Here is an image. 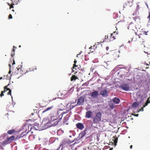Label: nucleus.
Masks as SVG:
<instances>
[{
	"label": "nucleus",
	"instance_id": "1",
	"mask_svg": "<svg viewBox=\"0 0 150 150\" xmlns=\"http://www.w3.org/2000/svg\"><path fill=\"white\" fill-rule=\"evenodd\" d=\"M59 119H57V117L53 116L51 118L50 122L45 123V120L42 121V122L44 123L45 127H48L49 126H55L58 124L59 122Z\"/></svg>",
	"mask_w": 150,
	"mask_h": 150
},
{
	"label": "nucleus",
	"instance_id": "2",
	"mask_svg": "<svg viewBox=\"0 0 150 150\" xmlns=\"http://www.w3.org/2000/svg\"><path fill=\"white\" fill-rule=\"evenodd\" d=\"M120 102V100L118 98L115 97L108 102V105L112 109L114 108L115 104H117Z\"/></svg>",
	"mask_w": 150,
	"mask_h": 150
},
{
	"label": "nucleus",
	"instance_id": "3",
	"mask_svg": "<svg viewBox=\"0 0 150 150\" xmlns=\"http://www.w3.org/2000/svg\"><path fill=\"white\" fill-rule=\"evenodd\" d=\"M115 33L116 34H117V31H115L113 33L110 34L109 35H105L104 38V40L105 41L107 42H110L115 39H116V36L114 35V34Z\"/></svg>",
	"mask_w": 150,
	"mask_h": 150
},
{
	"label": "nucleus",
	"instance_id": "4",
	"mask_svg": "<svg viewBox=\"0 0 150 150\" xmlns=\"http://www.w3.org/2000/svg\"><path fill=\"white\" fill-rule=\"evenodd\" d=\"M102 113L100 112H97L93 119V123L97 124L99 123L101 120Z\"/></svg>",
	"mask_w": 150,
	"mask_h": 150
},
{
	"label": "nucleus",
	"instance_id": "5",
	"mask_svg": "<svg viewBox=\"0 0 150 150\" xmlns=\"http://www.w3.org/2000/svg\"><path fill=\"white\" fill-rule=\"evenodd\" d=\"M8 85V84L5 86L4 88V90L3 91H1V93L0 95V96L1 97H2V96H4V93L6 91H7L8 90L9 91L7 93V94L8 95H11V90L9 88H7V86Z\"/></svg>",
	"mask_w": 150,
	"mask_h": 150
},
{
	"label": "nucleus",
	"instance_id": "6",
	"mask_svg": "<svg viewBox=\"0 0 150 150\" xmlns=\"http://www.w3.org/2000/svg\"><path fill=\"white\" fill-rule=\"evenodd\" d=\"M64 113V112L62 111V110H58L57 112V115L56 117H57V119L60 120V119L62 117V115Z\"/></svg>",
	"mask_w": 150,
	"mask_h": 150
},
{
	"label": "nucleus",
	"instance_id": "7",
	"mask_svg": "<svg viewBox=\"0 0 150 150\" xmlns=\"http://www.w3.org/2000/svg\"><path fill=\"white\" fill-rule=\"evenodd\" d=\"M120 88L123 90L128 91L129 89V86L128 84L126 83H123L120 86Z\"/></svg>",
	"mask_w": 150,
	"mask_h": 150
},
{
	"label": "nucleus",
	"instance_id": "8",
	"mask_svg": "<svg viewBox=\"0 0 150 150\" xmlns=\"http://www.w3.org/2000/svg\"><path fill=\"white\" fill-rule=\"evenodd\" d=\"M84 101V98L83 97H81L78 99L77 105H83Z\"/></svg>",
	"mask_w": 150,
	"mask_h": 150
},
{
	"label": "nucleus",
	"instance_id": "9",
	"mask_svg": "<svg viewBox=\"0 0 150 150\" xmlns=\"http://www.w3.org/2000/svg\"><path fill=\"white\" fill-rule=\"evenodd\" d=\"M76 126L77 128L82 130L84 128L83 124L81 123H78L76 124Z\"/></svg>",
	"mask_w": 150,
	"mask_h": 150
},
{
	"label": "nucleus",
	"instance_id": "10",
	"mask_svg": "<svg viewBox=\"0 0 150 150\" xmlns=\"http://www.w3.org/2000/svg\"><path fill=\"white\" fill-rule=\"evenodd\" d=\"M88 129H86L84 131L81 132L79 134V136H80L81 138L83 137L86 134L88 130Z\"/></svg>",
	"mask_w": 150,
	"mask_h": 150
},
{
	"label": "nucleus",
	"instance_id": "11",
	"mask_svg": "<svg viewBox=\"0 0 150 150\" xmlns=\"http://www.w3.org/2000/svg\"><path fill=\"white\" fill-rule=\"evenodd\" d=\"M93 113L90 110L87 111L86 112L85 117L86 118H90L92 116Z\"/></svg>",
	"mask_w": 150,
	"mask_h": 150
},
{
	"label": "nucleus",
	"instance_id": "12",
	"mask_svg": "<svg viewBox=\"0 0 150 150\" xmlns=\"http://www.w3.org/2000/svg\"><path fill=\"white\" fill-rule=\"evenodd\" d=\"M100 94L103 97L107 96H108L107 91L106 90L101 91L100 92Z\"/></svg>",
	"mask_w": 150,
	"mask_h": 150
},
{
	"label": "nucleus",
	"instance_id": "13",
	"mask_svg": "<svg viewBox=\"0 0 150 150\" xmlns=\"http://www.w3.org/2000/svg\"><path fill=\"white\" fill-rule=\"evenodd\" d=\"M98 94V91H94L91 93V97L94 98H96Z\"/></svg>",
	"mask_w": 150,
	"mask_h": 150
},
{
	"label": "nucleus",
	"instance_id": "14",
	"mask_svg": "<svg viewBox=\"0 0 150 150\" xmlns=\"http://www.w3.org/2000/svg\"><path fill=\"white\" fill-rule=\"evenodd\" d=\"M135 21L137 23H140V17L138 16H136L134 18Z\"/></svg>",
	"mask_w": 150,
	"mask_h": 150
},
{
	"label": "nucleus",
	"instance_id": "15",
	"mask_svg": "<svg viewBox=\"0 0 150 150\" xmlns=\"http://www.w3.org/2000/svg\"><path fill=\"white\" fill-rule=\"evenodd\" d=\"M8 141L10 142V143L12 142L13 140L15 139V137L13 136H12L10 137L7 138Z\"/></svg>",
	"mask_w": 150,
	"mask_h": 150
},
{
	"label": "nucleus",
	"instance_id": "16",
	"mask_svg": "<svg viewBox=\"0 0 150 150\" xmlns=\"http://www.w3.org/2000/svg\"><path fill=\"white\" fill-rule=\"evenodd\" d=\"M53 108V106H52L51 107H49L45 109V110H44L42 112V113H44L46 112L47 111L51 110Z\"/></svg>",
	"mask_w": 150,
	"mask_h": 150
},
{
	"label": "nucleus",
	"instance_id": "17",
	"mask_svg": "<svg viewBox=\"0 0 150 150\" xmlns=\"http://www.w3.org/2000/svg\"><path fill=\"white\" fill-rule=\"evenodd\" d=\"M78 78L77 76H75V75H74L72 76L71 77V81H75L76 79H78Z\"/></svg>",
	"mask_w": 150,
	"mask_h": 150
},
{
	"label": "nucleus",
	"instance_id": "18",
	"mask_svg": "<svg viewBox=\"0 0 150 150\" xmlns=\"http://www.w3.org/2000/svg\"><path fill=\"white\" fill-rule=\"evenodd\" d=\"M139 37V38H140V37L136 35L134 36L133 37V38L132 39V40H133L134 41H135L137 40V37Z\"/></svg>",
	"mask_w": 150,
	"mask_h": 150
},
{
	"label": "nucleus",
	"instance_id": "19",
	"mask_svg": "<svg viewBox=\"0 0 150 150\" xmlns=\"http://www.w3.org/2000/svg\"><path fill=\"white\" fill-rule=\"evenodd\" d=\"M8 5L10 7L9 8L11 9L12 8H13V5H14V4L13 3L11 2V4L8 3Z\"/></svg>",
	"mask_w": 150,
	"mask_h": 150
},
{
	"label": "nucleus",
	"instance_id": "20",
	"mask_svg": "<svg viewBox=\"0 0 150 150\" xmlns=\"http://www.w3.org/2000/svg\"><path fill=\"white\" fill-rule=\"evenodd\" d=\"M15 132V130L13 129H11L8 131L7 133L9 134H11Z\"/></svg>",
	"mask_w": 150,
	"mask_h": 150
},
{
	"label": "nucleus",
	"instance_id": "21",
	"mask_svg": "<svg viewBox=\"0 0 150 150\" xmlns=\"http://www.w3.org/2000/svg\"><path fill=\"white\" fill-rule=\"evenodd\" d=\"M138 106V104L136 102H134L132 104V107L133 108L136 107Z\"/></svg>",
	"mask_w": 150,
	"mask_h": 150
},
{
	"label": "nucleus",
	"instance_id": "22",
	"mask_svg": "<svg viewBox=\"0 0 150 150\" xmlns=\"http://www.w3.org/2000/svg\"><path fill=\"white\" fill-rule=\"evenodd\" d=\"M10 143V142H9L8 141L7 139V140L6 141L4 142L3 143V144L5 145L8 144Z\"/></svg>",
	"mask_w": 150,
	"mask_h": 150
},
{
	"label": "nucleus",
	"instance_id": "23",
	"mask_svg": "<svg viewBox=\"0 0 150 150\" xmlns=\"http://www.w3.org/2000/svg\"><path fill=\"white\" fill-rule=\"evenodd\" d=\"M149 103V98H148L146 100V102L145 103L144 105H143V107H145L146 106H147L148 104Z\"/></svg>",
	"mask_w": 150,
	"mask_h": 150
},
{
	"label": "nucleus",
	"instance_id": "24",
	"mask_svg": "<svg viewBox=\"0 0 150 150\" xmlns=\"http://www.w3.org/2000/svg\"><path fill=\"white\" fill-rule=\"evenodd\" d=\"M114 142L115 144H116L117 142V138H114Z\"/></svg>",
	"mask_w": 150,
	"mask_h": 150
},
{
	"label": "nucleus",
	"instance_id": "25",
	"mask_svg": "<svg viewBox=\"0 0 150 150\" xmlns=\"http://www.w3.org/2000/svg\"><path fill=\"white\" fill-rule=\"evenodd\" d=\"M76 62H77V61L76 60H74V64H73V68H74L75 67H77V66L76 65Z\"/></svg>",
	"mask_w": 150,
	"mask_h": 150
},
{
	"label": "nucleus",
	"instance_id": "26",
	"mask_svg": "<svg viewBox=\"0 0 150 150\" xmlns=\"http://www.w3.org/2000/svg\"><path fill=\"white\" fill-rule=\"evenodd\" d=\"M8 18L9 19H11L12 18V15L11 14H10L8 16Z\"/></svg>",
	"mask_w": 150,
	"mask_h": 150
},
{
	"label": "nucleus",
	"instance_id": "27",
	"mask_svg": "<svg viewBox=\"0 0 150 150\" xmlns=\"http://www.w3.org/2000/svg\"><path fill=\"white\" fill-rule=\"evenodd\" d=\"M8 66H9V67H10H10H11V64H8ZM10 70H9V72H8V74H10L11 73V71L10 70Z\"/></svg>",
	"mask_w": 150,
	"mask_h": 150
},
{
	"label": "nucleus",
	"instance_id": "28",
	"mask_svg": "<svg viewBox=\"0 0 150 150\" xmlns=\"http://www.w3.org/2000/svg\"><path fill=\"white\" fill-rule=\"evenodd\" d=\"M147 18L149 19V21L150 20V12H149V16H148V17H147Z\"/></svg>",
	"mask_w": 150,
	"mask_h": 150
},
{
	"label": "nucleus",
	"instance_id": "29",
	"mask_svg": "<svg viewBox=\"0 0 150 150\" xmlns=\"http://www.w3.org/2000/svg\"><path fill=\"white\" fill-rule=\"evenodd\" d=\"M132 115H134V116H135L136 117H138V115H139V114H134L132 113Z\"/></svg>",
	"mask_w": 150,
	"mask_h": 150
},
{
	"label": "nucleus",
	"instance_id": "30",
	"mask_svg": "<svg viewBox=\"0 0 150 150\" xmlns=\"http://www.w3.org/2000/svg\"><path fill=\"white\" fill-rule=\"evenodd\" d=\"M144 108L143 107L142 108L139 110V111H143L144 110Z\"/></svg>",
	"mask_w": 150,
	"mask_h": 150
},
{
	"label": "nucleus",
	"instance_id": "31",
	"mask_svg": "<svg viewBox=\"0 0 150 150\" xmlns=\"http://www.w3.org/2000/svg\"><path fill=\"white\" fill-rule=\"evenodd\" d=\"M13 52H15V46H13Z\"/></svg>",
	"mask_w": 150,
	"mask_h": 150
},
{
	"label": "nucleus",
	"instance_id": "32",
	"mask_svg": "<svg viewBox=\"0 0 150 150\" xmlns=\"http://www.w3.org/2000/svg\"><path fill=\"white\" fill-rule=\"evenodd\" d=\"M109 49V47H106V50H108V49Z\"/></svg>",
	"mask_w": 150,
	"mask_h": 150
},
{
	"label": "nucleus",
	"instance_id": "33",
	"mask_svg": "<svg viewBox=\"0 0 150 150\" xmlns=\"http://www.w3.org/2000/svg\"><path fill=\"white\" fill-rule=\"evenodd\" d=\"M60 146H59V147L57 149H56V150H59V149L60 148Z\"/></svg>",
	"mask_w": 150,
	"mask_h": 150
},
{
	"label": "nucleus",
	"instance_id": "34",
	"mask_svg": "<svg viewBox=\"0 0 150 150\" xmlns=\"http://www.w3.org/2000/svg\"><path fill=\"white\" fill-rule=\"evenodd\" d=\"M15 64V62L13 60V63L12 64V65H13V64Z\"/></svg>",
	"mask_w": 150,
	"mask_h": 150
},
{
	"label": "nucleus",
	"instance_id": "35",
	"mask_svg": "<svg viewBox=\"0 0 150 150\" xmlns=\"http://www.w3.org/2000/svg\"><path fill=\"white\" fill-rule=\"evenodd\" d=\"M132 145H131L130 146V149H131L132 148Z\"/></svg>",
	"mask_w": 150,
	"mask_h": 150
},
{
	"label": "nucleus",
	"instance_id": "36",
	"mask_svg": "<svg viewBox=\"0 0 150 150\" xmlns=\"http://www.w3.org/2000/svg\"><path fill=\"white\" fill-rule=\"evenodd\" d=\"M34 69H31V70H30V71H34Z\"/></svg>",
	"mask_w": 150,
	"mask_h": 150
},
{
	"label": "nucleus",
	"instance_id": "37",
	"mask_svg": "<svg viewBox=\"0 0 150 150\" xmlns=\"http://www.w3.org/2000/svg\"><path fill=\"white\" fill-rule=\"evenodd\" d=\"M97 43L98 45H99L100 43V42H98Z\"/></svg>",
	"mask_w": 150,
	"mask_h": 150
},
{
	"label": "nucleus",
	"instance_id": "38",
	"mask_svg": "<svg viewBox=\"0 0 150 150\" xmlns=\"http://www.w3.org/2000/svg\"><path fill=\"white\" fill-rule=\"evenodd\" d=\"M77 105H76L75 106H72L71 108H74L75 106H76Z\"/></svg>",
	"mask_w": 150,
	"mask_h": 150
},
{
	"label": "nucleus",
	"instance_id": "39",
	"mask_svg": "<svg viewBox=\"0 0 150 150\" xmlns=\"http://www.w3.org/2000/svg\"><path fill=\"white\" fill-rule=\"evenodd\" d=\"M150 57V54H149L148 55V57Z\"/></svg>",
	"mask_w": 150,
	"mask_h": 150
},
{
	"label": "nucleus",
	"instance_id": "40",
	"mask_svg": "<svg viewBox=\"0 0 150 150\" xmlns=\"http://www.w3.org/2000/svg\"><path fill=\"white\" fill-rule=\"evenodd\" d=\"M12 11H13V12H14V10L13 9L12 10Z\"/></svg>",
	"mask_w": 150,
	"mask_h": 150
},
{
	"label": "nucleus",
	"instance_id": "41",
	"mask_svg": "<svg viewBox=\"0 0 150 150\" xmlns=\"http://www.w3.org/2000/svg\"><path fill=\"white\" fill-rule=\"evenodd\" d=\"M104 42V40H103V41H101L100 42Z\"/></svg>",
	"mask_w": 150,
	"mask_h": 150
},
{
	"label": "nucleus",
	"instance_id": "42",
	"mask_svg": "<svg viewBox=\"0 0 150 150\" xmlns=\"http://www.w3.org/2000/svg\"><path fill=\"white\" fill-rule=\"evenodd\" d=\"M80 54V53H79V54H77V57H78V55H79V54Z\"/></svg>",
	"mask_w": 150,
	"mask_h": 150
},
{
	"label": "nucleus",
	"instance_id": "43",
	"mask_svg": "<svg viewBox=\"0 0 150 150\" xmlns=\"http://www.w3.org/2000/svg\"><path fill=\"white\" fill-rule=\"evenodd\" d=\"M107 121L109 122V121H110V120H107Z\"/></svg>",
	"mask_w": 150,
	"mask_h": 150
},
{
	"label": "nucleus",
	"instance_id": "44",
	"mask_svg": "<svg viewBox=\"0 0 150 150\" xmlns=\"http://www.w3.org/2000/svg\"><path fill=\"white\" fill-rule=\"evenodd\" d=\"M17 69V70H18V71H19L20 69L21 70V69Z\"/></svg>",
	"mask_w": 150,
	"mask_h": 150
},
{
	"label": "nucleus",
	"instance_id": "45",
	"mask_svg": "<svg viewBox=\"0 0 150 150\" xmlns=\"http://www.w3.org/2000/svg\"><path fill=\"white\" fill-rule=\"evenodd\" d=\"M31 115H33V113H31Z\"/></svg>",
	"mask_w": 150,
	"mask_h": 150
},
{
	"label": "nucleus",
	"instance_id": "46",
	"mask_svg": "<svg viewBox=\"0 0 150 150\" xmlns=\"http://www.w3.org/2000/svg\"><path fill=\"white\" fill-rule=\"evenodd\" d=\"M2 77H0V80L1 79H2Z\"/></svg>",
	"mask_w": 150,
	"mask_h": 150
},
{
	"label": "nucleus",
	"instance_id": "47",
	"mask_svg": "<svg viewBox=\"0 0 150 150\" xmlns=\"http://www.w3.org/2000/svg\"><path fill=\"white\" fill-rule=\"evenodd\" d=\"M11 56L12 57L13 56V54H11Z\"/></svg>",
	"mask_w": 150,
	"mask_h": 150
},
{
	"label": "nucleus",
	"instance_id": "48",
	"mask_svg": "<svg viewBox=\"0 0 150 150\" xmlns=\"http://www.w3.org/2000/svg\"><path fill=\"white\" fill-rule=\"evenodd\" d=\"M56 98H55V99H54V98H53V99H52V100H54L55 99H56Z\"/></svg>",
	"mask_w": 150,
	"mask_h": 150
},
{
	"label": "nucleus",
	"instance_id": "49",
	"mask_svg": "<svg viewBox=\"0 0 150 150\" xmlns=\"http://www.w3.org/2000/svg\"><path fill=\"white\" fill-rule=\"evenodd\" d=\"M130 41H128V42H129V43H130Z\"/></svg>",
	"mask_w": 150,
	"mask_h": 150
},
{
	"label": "nucleus",
	"instance_id": "50",
	"mask_svg": "<svg viewBox=\"0 0 150 150\" xmlns=\"http://www.w3.org/2000/svg\"><path fill=\"white\" fill-rule=\"evenodd\" d=\"M36 69H36V68H35V69L34 70H36Z\"/></svg>",
	"mask_w": 150,
	"mask_h": 150
},
{
	"label": "nucleus",
	"instance_id": "51",
	"mask_svg": "<svg viewBox=\"0 0 150 150\" xmlns=\"http://www.w3.org/2000/svg\"><path fill=\"white\" fill-rule=\"evenodd\" d=\"M149 103H150V100H149Z\"/></svg>",
	"mask_w": 150,
	"mask_h": 150
},
{
	"label": "nucleus",
	"instance_id": "52",
	"mask_svg": "<svg viewBox=\"0 0 150 150\" xmlns=\"http://www.w3.org/2000/svg\"><path fill=\"white\" fill-rule=\"evenodd\" d=\"M21 47V45H20V46H19V47Z\"/></svg>",
	"mask_w": 150,
	"mask_h": 150
},
{
	"label": "nucleus",
	"instance_id": "53",
	"mask_svg": "<svg viewBox=\"0 0 150 150\" xmlns=\"http://www.w3.org/2000/svg\"><path fill=\"white\" fill-rule=\"evenodd\" d=\"M46 121H47V120H46Z\"/></svg>",
	"mask_w": 150,
	"mask_h": 150
},
{
	"label": "nucleus",
	"instance_id": "54",
	"mask_svg": "<svg viewBox=\"0 0 150 150\" xmlns=\"http://www.w3.org/2000/svg\"><path fill=\"white\" fill-rule=\"evenodd\" d=\"M23 73H22V75H23Z\"/></svg>",
	"mask_w": 150,
	"mask_h": 150
},
{
	"label": "nucleus",
	"instance_id": "55",
	"mask_svg": "<svg viewBox=\"0 0 150 150\" xmlns=\"http://www.w3.org/2000/svg\"><path fill=\"white\" fill-rule=\"evenodd\" d=\"M111 150V149H110V150Z\"/></svg>",
	"mask_w": 150,
	"mask_h": 150
}]
</instances>
